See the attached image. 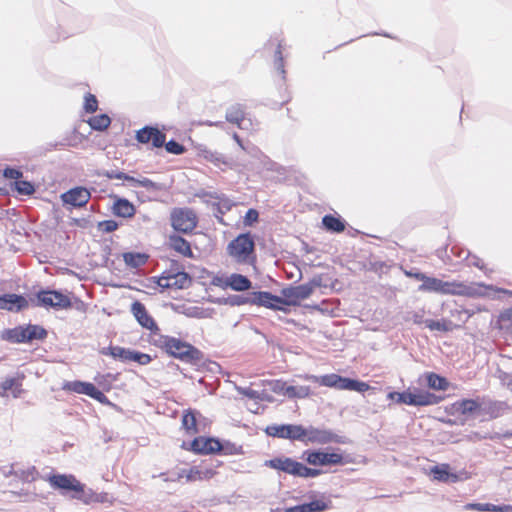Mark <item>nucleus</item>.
I'll return each mask as SVG.
<instances>
[{
  "mask_svg": "<svg viewBox=\"0 0 512 512\" xmlns=\"http://www.w3.org/2000/svg\"><path fill=\"white\" fill-rule=\"evenodd\" d=\"M157 343L171 356L182 361L195 363L202 357L201 352L191 344L170 336H159Z\"/></svg>",
  "mask_w": 512,
  "mask_h": 512,
  "instance_id": "nucleus-1",
  "label": "nucleus"
},
{
  "mask_svg": "<svg viewBox=\"0 0 512 512\" xmlns=\"http://www.w3.org/2000/svg\"><path fill=\"white\" fill-rule=\"evenodd\" d=\"M304 379L318 383L322 386L336 388L339 390L364 392L369 389V385L365 382L344 378L337 374H327L322 376L305 375Z\"/></svg>",
  "mask_w": 512,
  "mask_h": 512,
  "instance_id": "nucleus-2",
  "label": "nucleus"
},
{
  "mask_svg": "<svg viewBox=\"0 0 512 512\" xmlns=\"http://www.w3.org/2000/svg\"><path fill=\"white\" fill-rule=\"evenodd\" d=\"M227 250L237 262L245 263L254 251V241L249 234H241L229 243Z\"/></svg>",
  "mask_w": 512,
  "mask_h": 512,
  "instance_id": "nucleus-3",
  "label": "nucleus"
},
{
  "mask_svg": "<svg viewBox=\"0 0 512 512\" xmlns=\"http://www.w3.org/2000/svg\"><path fill=\"white\" fill-rule=\"evenodd\" d=\"M314 286L305 283L298 286H288L281 290L283 306H296L300 301L305 300L313 293Z\"/></svg>",
  "mask_w": 512,
  "mask_h": 512,
  "instance_id": "nucleus-4",
  "label": "nucleus"
},
{
  "mask_svg": "<svg viewBox=\"0 0 512 512\" xmlns=\"http://www.w3.org/2000/svg\"><path fill=\"white\" fill-rule=\"evenodd\" d=\"M171 224L175 230L188 233L196 227L197 217L191 209L177 208L171 213Z\"/></svg>",
  "mask_w": 512,
  "mask_h": 512,
  "instance_id": "nucleus-5",
  "label": "nucleus"
},
{
  "mask_svg": "<svg viewBox=\"0 0 512 512\" xmlns=\"http://www.w3.org/2000/svg\"><path fill=\"white\" fill-rule=\"evenodd\" d=\"M480 408V404L473 399H463L450 404V417L457 416L455 419L450 418V425L464 424L467 418Z\"/></svg>",
  "mask_w": 512,
  "mask_h": 512,
  "instance_id": "nucleus-6",
  "label": "nucleus"
},
{
  "mask_svg": "<svg viewBox=\"0 0 512 512\" xmlns=\"http://www.w3.org/2000/svg\"><path fill=\"white\" fill-rule=\"evenodd\" d=\"M305 441L316 444L346 443V439L333 433L331 430L309 427L305 430Z\"/></svg>",
  "mask_w": 512,
  "mask_h": 512,
  "instance_id": "nucleus-7",
  "label": "nucleus"
},
{
  "mask_svg": "<svg viewBox=\"0 0 512 512\" xmlns=\"http://www.w3.org/2000/svg\"><path fill=\"white\" fill-rule=\"evenodd\" d=\"M38 305L55 309H66L71 306L68 296L58 291H41L37 294Z\"/></svg>",
  "mask_w": 512,
  "mask_h": 512,
  "instance_id": "nucleus-8",
  "label": "nucleus"
},
{
  "mask_svg": "<svg viewBox=\"0 0 512 512\" xmlns=\"http://www.w3.org/2000/svg\"><path fill=\"white\" fill-rule=\"evenodd\" d=\"M304 455H306V461L313 466L340 465L345 463L342 455L337 452L306 451Z\"/></svg>",
  "mask_w": 512,
  "mask_h": 512,
  "instance_id": "nucleus-9",
  "label": "nucleus"
},
{
  "mask_svg": "<svg viewBox=\"0 0 512 512\" xmlns=\"http://www.w3.org/2000/svg\"><path fill=\"white\" fill-rule=\"evenodd\" d=\"M252 305L264 306L269 309L279 310L286 312L287 309L283 306L282 297L275 296L270 292L260 291L252 293Z\"/></svg>",
  "mask_w": 512,
  "mask_h": 512,
  "instance_id": "nucleus-10",
  "label": "nucleus"
},
{
  "mask_svg": "<svg viewBox=\"0 0 512 512\" xmlns=\"http://www.w3.org/2000/svg\"><path fill=\"white\" fill-rule=\"evenodd\" d=\"M91 197L90 192L84 187L72 188L61 195V199L65 204L73 207L85 206Z\"/></svg>",
  "mask_w": 512,
  "mask_h": 512,
  "instance_id": "nucleus-11",
  "label": "nucleus"
},
{
  "mask_svg": "<svg viewBox=\"0 0 512 512\" xmlns=\"http://www.w3.org/2000/svg\"><path fill=\"white\" fill-rule=\"evenodd\" d=\"M301 464L302 463L287 457H278L265 461V466L267 467L280 470L298 477L300 473Z\"/></svg>",
  "mask_w": 512,
  "mask_h": 512,
  "instance_id": "nucleus-12",
  "label": "nucleus"
},
{
  "mask_svg": "<svg viewBox=\"0 0 512 512\" xmlns=\"http://www.w3.org/2000/svg\"><path fill=\"white\" fill-rule=\"evenodd\" d=\"M65 388L76 392L78 394H85L92 397L95 400H98L101 403H104L107 398L100 390H98L93 384L81 381H73L69 382L65 385Z\"/></svg>",
  "mask_w": 512,
  "mask_h": 512,
  "instance_id": "nucleus-13",
  "label": "nucleus"
},
{
  "mask_svg": "<svg viewBox=\"0 0 512 512\" xmlns=\"http://www.w3.org/2000/svg\"><path fill=\"white\" fill-rule=\"evenodd\" d=\"M191 283V278L185 272H178L176 274H169L162 276L158 280V285L163 289L175 288L185 289Z\"/></svg>",
  "mask_w": 512,
  "mask_h": 512,
  "instance_id": "nucleus-14",
  "label": "nucleus"
},
{
  "mask_svg": "<svg viewBox=\"0 0 512 512\" xmlns=\"http://www.w3.org/2000/svg\"><path fill=\"white\" fill-rule=\"evenodd\" d=\"M49 483L55 489L70 490L74 492L76 490H82V483H80L73 475H53L49 477Z\"/></svg>",
  "mask_w": 512,
  "mask_h": 512,
  "instance_id": "nucleus-15",
  "label": "nucleus"
},
{
  "mask_svg": "<svg viewBox=\"0 0 512 512\" xmlns=\"http://www.w3.org/2000/svg\"><path fill=\"white\" fill-rule=\"evenodd\" d=\"M492 289V287L485 286L482 284H473V285H458L454 282H450V294H461L467 296H484L486 295V290Z\"/></svg>",
  "mask_w": 512,
  "mask_h": 512,
  "instance_id": "nucleus-16",
  "label": "nucleus"
},
{
  "mask_svg": "<svg viewBox=\"0 0 512 512\" xmlns=\"http://www.w3.org/2000/svg\"><path fill=\"white\" fill-rule=\"evenodd\" d=\"M329 508V502L324 498H317L309 503H303L284 509L283 512H323Z\"/></svg>",
  "mask_w": 512,
  "mask_h": 512,
  "instance_id": "nucleus-17",
  "label": "nucleus"
},
{
  "mask_svg": "<svg viewBox=\"0 0 512 512\" xmlns=\"http://www.w3.org/2000/svg\"><path fill=\"white\" fill-rule=\"evenodd\" d=\"M131 312L138 323L149 330L157 329V326L151 316L147 313L145 306L136 301L131 306Z\"/></svg>",
  "mask_w": 512,
  "mask_h": 512,
  "instance_id": "nucleus-18",
  "label": "nucleus"
},
{
  "mask_svg": "<svg viewBox=\"0 0 512 512\" xmlns=\"http://www.w3.org/2000/svg\"><path fill=\"white\" fill-rule=\"evenodd\" d=\"M192 450L197 453H214L221 450V444L215 439L197 438L191 444Z\"/></svg>",
  "mask_w": 512,
  "mask_h": 512,
  "instance_id": "nucleus-19",
  "label": "nucleus"
},
{
  "mask_svg": "<svg viewBox=\"0 0 512 512\" xmlns=\"http://www.w3.org/2000/svg\"><path fill=\"white\" fill-rule=\"evenodd\" d=\"M26 305L27 301L22 296L16 294H7L0 296V309L19 311Z\"/></svg>",
  "mask_w": 512,
  "mask_h": 512,
  "instance_id": "nucleus-20",
  "label": "nucleus"
},
{
  "mask_svg": "<svg viewBox=\"0 0 512 512\" xmlns=\"http://www.w3.org/2000/svg\"><path fill=\"white\" fill-rule=\"evenodd\" d=\"M112 211L116 216L130 218L135 214V207L127 199L118 198L113 204Z\"/></svg>",
  "mask_w": 512,
  "mask_h": 512,
  "instance_id": "nucleus-21",
  "label": "nucleus"
},
{
  "mask_svg": "<svg viewBox=\"0 0 512 512\" xmlns=\"http://www.w3.org/2000/svg\"><path fill=\"white\" fill-rule=\"evenodd\" d=\"M450 251L457 258L458 263L461 261H467L468 266H475L481 270L484 269L482 260L475 255H471V253L469 251H465V250L456 251V246H453L450 249Z\"/></svg>",
  "mask_w": 512,
  "mask_h": 512,
  "instance_id": "nucleus-22",
  "label": "nucleus"
},
{
  "mask_svg": "<svg viewBox=\"0 0 512 512\" xmlns=\"http://www.w3.org/2000/svg\"><path fill=\"white\" fill-rule=\"evenodd\" d=\"M414 406H427L437 404L440 400L435 394L415 389L413 391Z\"/></svg>",
  "mask_w": 512,
  "mask_h": 512,
  "instance_id": "nucleus-23",
  "label": "nucleus"
},
{
  "mask_svg": "<svg viewBox=\"0 0 512 512\" xmlns=\"http://www.w3.org/2000/svg\"><path fill=\"white\" fill-rule=\"evenodd\" d=\"M228 284L230 289L237 292L249 290L252 286L251 281L246 276L237 273L229 275Z\"/></svg>",
  "mask_w": 512,
  "mask_h": 512,
  "instance_id": "nucleus-24",
  "label": "nucleus"
},
{
  "mask_svg": "<svg viewBox=\"0 0 512 512\" xmlns=\"http://www.w3.org/2000/svg\"><path fill=\"white\" fill-rule=\"evenodd\" d=\"M415 277L423 280V283L419 286V290L446 291L445 287L447 286V283H442L440 280L435 278H426L423 274H415Z\"/></svg>",
  "mask_w": 512,
  "mask_h": 512,
  "instance_id": "nucleus-25",
  "label": "nucleus"
},
{
  "mask_svg": "<svg viewBox=\"0 0 512 512\" xmlns=\"http://www.w3.org/2000/svg\"><path fill=\"white\" fill-rule=\"evenodd\" d=\"M425 379L426 385L433 390H445L448 386V381L444 377L428 372L422 376Z\"/></svg>",
  "mask_w": 512,
  "mask_h": 512,
  "instance_id": "nucleus-26",
  "label": "nucleus"
},
{
  "mask_svg": "<svg viewBox=\"0 0 512 512\" xmlns=\"http://www.w3.org/2000/svg\"><path fill=\"white\" fill-rule=\"evenodd\" d=\"M226 120L230 123L238 125L239 128L244 129V111L240 105L231 106L226 112Z\"/></svg>",
  "mask_w": 512,
  "mask_h": 512,
  "instance_id": "nucleus-27",
  "label": "nucleus"
},
{
  "mask_svg": "<svg viewBox=\"0 0 512 512\" xmlns=\"http://www.w3.org/2000/svg\"><path fill=\"white\" fill-rule=\"evenodd\" d=\"M24 376L20 378H6L3 382L0 383V389L4 391H11L14 398H18L22 392L21 386Z\"/></svg>",
  "mask_w": 512,
  "mask_h": 512,
  "instance_id": "nucleus-28",
  "label": "nucleus"
},
{
  "mask_svg": "<svg viewBox=\"0 0 512 512\" xmlns=\"http://www.w3.org/2000/svg\"><path fill=\"white\" fill-rule=\"evenodd\" d=\"M171 247L186 257H192V250L188 241L179 236L170 237Z\"/></svg>",
  "mask_w": 512,
  "mask_h": 512,
  "instance_id": "nucleus-29",
  "label": "nucleus"
},
{
  "mask_svg": "<svg viewBox=\"0 0 512 512\" xmlns=\"http://www.w3.org/2000/svg\"><path fill=\"white\" fill-rule=\"evenodd\" d=\"M1 338L13 343L26 342L24 327H16L13 329L4 330L1 334Z\"/></svg>",
  "mask_w": 512,
  "mask_h": 512,
  "instance_id": "nucleus-30",
  "label": "nucleus"
},
{
  "mask_svg": "<svg viewBox=\"0 0 512 512\" xmlns=\"http://www.w3.org/2000/svg\"><path fill=\"white\" fill-rule=\"evenodd\" d=\"M148 256L143 253H124L123 260L127 266L138 268L146 263Z\"/></svg>",
  "mask_w": 512,
  "mask_h": 512,
  "instance_id": "nucleus-31",
  "label": "nucleus"
},
{
  "mask_svg": "<svg viewBox=\"0 0 512 512\" xmlns=\"http://www.w3.org/2000/svg\"><path fill=\"white\" fill-rule=\"evenodd\" d=\"M73 498L82 501L85 504H89L91 502H101L99 499V495L96 494L92 489H85V486L82 484V490H76Z\"/></svg>",
  "mask_w": 512,
  "mask_h": 512,
  "instance_id": "nucleus-32",
  "label": "nucleus"
},
{
  "mask_svg": "<svg viewBox=\"0 0 512 512\" xmlns=\"http://www.w3.org/2000/svg\"><path fill=\"white\" fill-rule=\"evenodd\" d=\"M309 395H310V388L308 386L289 385L288 388L286 389V396L291 399H294V398L303 399V398L309 397Z\"/></svg>",
  "mask_w": 512,
  "mask_h": 512,
  "instance_id": "nucleus-33",
  "label": "nucleus"
},
{
  "mask_svg": "<svg viewBox=\"0 0 512 512\" xmlns=\"http://www.w3.org/2000/svg\"><path fill=\"white\" fill-rule=\"evenodd\" d=\"M88 123L92 129L102 131L109 127L111 119L108 115L101 114L90 118Z\"/></svg>",
  "mask_w": 512,
  "mask_h": 512,
  "instance_id": "nucleus-34",
  "label": "nucleus"
},
{
  "mask_svg": "<svg viewBox=\"0 0 512 512\" xmlns=\"http://www.w3.org/2000/svg\"><path fill=\"white\" fill-rule=\"evenodd\" d=\"M286 439L305 441V430L302 425H286Z\"/></svg>",
  "mask_w": 512,
  "mask_h": 512,
  "instance_id": "nucleus-35",
  "label": "nucleus"
},
{
  "mask_svg": "<svg viewBox=\"0 0 512 512\" xmlns=\"http://www.w3.org/2000/svg\"><path fill=\"white\" fill-rule=\"evenodd\" d=\"M322 223L327 230L333 232H342L345 229L344 223L340 219L332 215L324 216L322 219Z\"/></svg>",
  "mask_w": 512,
  "mask_h": 512,
  "instance_id": "nucleus-36",
  "label": "nucleus"
},
{
  "mask_svg": "<svg viewBox=\"0 0 512 512\" xmlns=\"http://www.w3.org/2000/svg\"><path fill=\"white\" fill-rule=\"evenodd\" d=\"M26 342L34 339H43L46 336V331L37 325H28L24 327Z\"/></svg>",
  "mask_w": 512,
  "mask_h": 512,
  "instance_id": "nucleus-37",
  "label": "nucleus"
},
{
  "mask_svg": "<svg viewBox=\"0 0 512 512\" xmlns=\"http://www.w3.org/2000/svg\"><path fill=\"white\" fill-rule=\"evenodd\" d=\"M429 473L432 475L433 480L447 482L448 481V465H435L430 468Z\"/></svg>",
  "mask_w": 512,
  "mask_h": 512,
  "instance_id": "nucleus-38",
  "label": "nucleus"
},
{
  "mask_svg": "<svg viewBox=\"0 0 512 512\" xmlns=\"http://www.w3.org/2000/svg\"><path fill=\"white\" fill-rule=\"evenodd\" d=\"M213 473L210 470H200L196 467L190 469L186 474V478L188 481H196L202 479H208L212 477Z\"/></svg>",
  "mask_w": 512,
  "mask_h": 512,
  "instance_id": "nucleus-39",
  "label": "nucleus"
},
{
  "mask_svg": "<svg viewBox=\"0 0 512 512\" xmlns=\"http://www.w3.org/2000/svg\"><path fill=\"white\" fill-rule=\"evenodd\" d=\"M103 354H109L111 355L113 358H118V359H121L123 361H126L127 360V356L129 354V349H125V348H122V347H119V346H115V347H109L107 349H104L102 351Z\"/></svg>",
  "mask_w": 512,
  "mask_h": 512,
  "instance_id": "nucleus-40",
  "label": "nucleus"
},
{
  "mask_svg": "<svg viewBox=\"0 0 512 512\" xmlns=\"http://www.w3.org/2000/svg\"><path fill=\"white\" fill-rule=\"evenodd\" d=\"M182 426L189 433L196 432V418L192 412L188 411L183 415Z\"/></svg>",
  "mask_w": 512,
  "mask_h": 512,
  "instance_id": "nucleus-41",
  "label": "nucleus"
},
{
  "mask_svg": "<svg viewBox=\"0 0 512 512\" xmlns=\"http://www.w3.org/2000/svg\"><path fill=\"white\" fill-rule=\"evenodd\" d=\"M126 361H134L141 365H147L151 361V357L148 354L141 353L138 351L129 350Z\"/></svg>",
  "mask_w": 512,
  "mask_h": 512,
  "instance_id": "nucleus-42",
  "label": "nucleus"
},
{
  "mask_svg": "<svg viewBox=\"0 0 512 512\" xmlns=\"http://www.w3.org/2000/svg\"><path fill=\"white\" fill-rule=\"evenodd\" d=\"M506 406L505 402L495 401L490 402L485 410L492 418H497L501 415L502 410H504Z\"/></svg>",
  "mask_w": 512,
  "mask_h": 512,
  "instance_id": "nucleus-43",
  "label": "nucleus"
},
{
  "mask_svg": "<svg viewBox=\"0 0 512 512\" xmlns=\"http://www.w3.org/2000/svg\"><path fill=\"white\" fill-rule=\"evenodd\" d=\"M14 188L19 194L23 195H31L35 191L34 186L30 182L24 180L15 181Z\"/></svg>",
  "mask_w": 512,
  "mask_h": 512,
  "instance_id": "nucleus-44",
  "label": "nucleus"
},
{
  "mask_svg": "<svg viewBox=\"0 0 512 512\" xmlns=\"http://www.w3.org/2000/svg\"><path fill=\"white\" fill-rule=\"evenodd\" d=\"M156 128L153 127H144L140 129L136 134V139L140 143H148L151 141L152 135Z\"/></svg>",
  "mask_w": 512,
  "mask_h": 512,
  "instance_id": "nucleus-45",
  "label": "nucleus"
},
{
  "mask_svg": "<svg viewBox=\"0 0 512 512\" xmlns=\"http://www.w3.org/2000/svg\"><path fill=\"white\" fill-rule=\"evenodd\" d=\"M286 425H271L266 428V433L272 437L286 439Z\"/></svg>",
  "mask_w": 512,
  "mask_h": 512,
  "instance_id": "nucleus-46",
  "label": "nucleus"
},
{
  "mask_svg": "<svg viewBox=\"0 0 512 512\" xmlns=\"http://www.w3.org/2000/svg\"><path fill=\"white\" fill-rule=\"evenodd\" d=\"M466 510L491 511L494 512L495 505L490 503H468L464 506Z\"/></svg>",
  "mask_w": 512,
  "mask_h": 512,
  "instance_id": "nucleus-47",
  "label": "nucleus"
},
{
  "mask_svg": "<svg viewBox=\"0 0 512 512\" xmlns=\"http://www.w3.org/2000/svg\"><path fill=\"white\" fill-rule=\"evenodd\" d=\"M98 108V101L93 94L88 93L85 96L84 109L88 113H93Z\"/></svg>",
  "mask_w": 512,
  "mask_h": 512,
  "instance_id": "nucleus-48",
  "label": "nucleus"
},
{
  "mask_svg": "<svg viewBox=\"0 0 512 512\" xmlns=\"http://www.w3.org/2000/svg\"><path fill=\"white\" fill-rule=\"evenodd\" d=\"M238 392L250 399H267L264 397V393H260L259 391L253 390L251 388H237Z\"/></svg>",
  "mask_w": 512,
  "mask_h": 512,
  "instance_id": "nucleus-49",
  "label": "nucleus"
},
{
  "mask_svg": "<svg viewBox=\"0 0 512 512\" xmlns=\"http://www.w3.org/2000/svg\"><path fill=\"white\" fill-rule=\"evenodd\" d=\"M271 390L277 394H283L286 396V389L289 385L281 380H274L270 382Z\"/></svg>",
  "mask_w": 512,
  "mask_h": 512,
  "instance_id": "nucleus-50",
  "label": "nucleus"
},
{
  "mask_svg": "<svg viewBox=\"0 0 512 512\" xmlns=\"http://www.w3.org/2000/svg\"><path fill=\"white\" fill-rule=\"evenodd\" d=\"M165 139V134H163L156 128L152 135L151 142L154 147L160 148L165 144Z\"/></svg>",
  "mask_w": 512,
  "mask_h": 512,
  "instance_id": "nucleus-51",
  "label": "nucleus"
},
{
  "mask_svg": "<svg viewBox=\"0 0 512 512\" xmlns=\"http://www.w3.org/2000/svg\"><path fill=\"white\" fill-rule=\"evenodd\" d=\"M165 148H166L167 152L175 154V155H179L184 152V147L173 140L167 142L165 144Z\"/></svg>",
  "mask_w": 512,
  "mask_h": 512,
  "instance_id": "nucleus-52",
  "label": "nucleus"
},
{
  "mask_svg": "<svg viewBox=\"0 0 512 512\" xmlns=\"http://www.w3.org/2000/svg\"><path fill=\"white\" fill-rule=\"evenodd\" d=\"M139 182V186L146 188L148 191H159L162 188L160 184L145 177H142Z\"/></svg>",
  "mask_w": 512,
  "mask_h": 512,
  "instance_id": "nucleus-53",
  "label": "nucleus"
},
{
  "mask_svg": "<svg viewBox=\"0 0 512 512\" xmlns=\"http://www.w3.org/2000/svg\"><path fill=\"white\" fill-rule=\"evenodd\" d=\"M321 471L318 469H312L308 468L305 465L301 464L299 477L303 478H309V477H316L320 475Z\"/></svg>",
  "mask_w": 512,
  "mask_h": 512,
  "instance_id": "nucleus-54",
  "label": "nucleus"
},
{
  "mask_svg": "<svg viewBox=\"0 0 512 512\" xmlns=\"http://www.w3.org/2000/svg\"><path fill=\"white\" fill-rule=\"evenodd\" d=\"M229 276H216L212 279V284L216 287L226 289L229 288Z\"/></svg>",
  "mask_w": 512,
  "mask_h": 512,
  "instance_id": "nucleus-55",
  "label": "nucleus"
},
{
  "mask_svg": "<svg viewBox=\"0 0 512 512\" xmlns=\"http://www.w3.org/2000/svg\"><path fill=\"white\" fill-rule=\"evenodd\" d=\"M19 475L17 477L21 478L24 481H32L35 478V467H30L26 470L18 471Z\"/></svg>",
  "mask_w": 512,
  "mask_h": 512,
  "instance_id": "nucleus-56",
  "label": "nucleus"
},
{
  "mask_svg": "<svg viewBox=\"0 0 512 512\" xmlns=\"http://www.w3.org/2000/svg\"><path fill=\"white\" fill-rule=\"evenodd\" d=\"M399 396V403L414 406L413 391L402 392Z\"/></svg>",
  "mask_w": 512,
  "mask_h": 512,
  "instance_id": "nucleus-57",
  "label": "nucleus"
},
{
  "mask_svg": "<svg viewBox=\"0 0 512 512\" xmlns=\"http://www.w3.org/2000/svg\"><path fill=\"white\" fill-rule=\"evenodd\" d=\"M100 228L104 232H113L117 229L118 224L113 220L103 221L99 224Z\"/></svg>",
  "mask_w": 512,
  "mask_h": 512,
  "instance_id": "nucleus-58",
  "label": "nucleus"
},
{
  "mask_svg": "<svg viewBox=\"0 0 512 512\" xmlns=\"http://www.w3.org/2000/svg\"><path fill=\"white\" fill-rule=\"evenodd\" d=\"M427 327H429L431 330H438V331H446L447 326L445 322L440 321H434V320H428L426 321Z\"/></svg>",
  "mask_w": 512,
  "mask_h": 512,
  "instance_id": "nucleus-59",
  "label": "nucleus"
},
{
  "mask_svg": "<svg viewBox=\"0 0 512 512\" xmlns=\"http://www.w3.org/2000/svg\"><path fill=\"white\" fill-rule=\"evenodd\" d=\"M258 212L254 209H249L247 212H246V215H245V218H244V222L246 225H251L253 224L254 222H256L258 220Z\"/></svg>",
  "mask_w": 512,
  "mask_h": 512,
  "instance_id": "nucleus-60",
  "label": "nucleus"
},
{
  "mask_svg": "<svg viewBox=\"0 0 512 512\" xmlns=\"http://www.w3.org/2000/svg\"><path fill=\"white\" fill-rule=\"evenodd\" d=\"M4 177L9 179H15L18 181L20 177H22V172L18 169L14 168H6L3 173Z\"/></svg>",
  "mask_w": 512,
  "mask_h": 512,
  "instance_id": "nucleus-61",
  "label": "nucleus"
},
{
  "mask_svg": "<svg viewBox=\"0 0 512 512\" xmlns=\"http://www.w3.org/2000/svg\"><path fill=\"white\" fill-rule=\"evenodd\" d=\"M251 300H252V293L248 297L236 295L233 298H231V303L234 305L251 304Z\"/></svg>",
  "mask_w": 512,
  "mask_h": 512,
  "instance_id": "nucleus-62",
  "label": "nucleus"
},
{
  "mask_svg": "<svg viewBox=\"0 0 512 512\" xmlns=\"http://www.w3.org/2000/svg\"><path fill=\"white\" fill-rule=\"evenodd\" d=\"M449 477H450V483H451V482H457V481L467 479L469 476L466 471L452 472L450 470Z\"/></svg>",
  "mask_w": 512,
  "mask_h": 512,
  "instance_id": "nucleus-63",
  "label": "nucleus"
},
{
  "mask_svg": "<svg viewBox=\"0 0 512 512\" xmlns=\"http://www.w3.org/2000/svg\"><path fill=\"white\" fill-rule=\"evenodd\" d=\"M185 314L189 317H195V318H202L204 317V311L197 308V307H192V308H188L186 311H185Z\"/></svg>",
  "mask_w": 512,
  "mask_h": 512,
  "instance_id": "nucleus-64",
  "label": "nucleus"
}]
</instances>
